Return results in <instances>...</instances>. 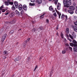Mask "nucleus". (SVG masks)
Segmentation results:
<instances>
[{"label":"nucleus","mask_w":77,"mask_h":77,"mask_svg":"<svg viewBox=\"0 0 77 77\" xmlns=\"http://www.w3.org/2000/svg\"><path fill=\"white\" fill-rule=\"evenodd\" d=\"M65 17V15L64 14H63L61 16V18H63Z\"/></svg>","instance_id":"35"},{"label":"nucleus","mask_w":77,"mask_h":77,"mask_svg":"<svg viewBox=\"0 0 77 77\" xmlns=\"http://www.w3.org/2000/svg\"><path fill=\"white\" fill-rule=\"evenodd\" d=\"M66 32L67 33H69V28H67L66 29Z\"/></svg>","instance_id":"22"},{"label":"nucleus","mask_w":77,"mask_h":77,"mask_svg":"<svg viewBox=\"0 0 77 77\" xmlns=\"http://www.w3.org/2000/svg\"><path fill=\"white\" fill-rule=\"evenodd\" d=\"M24 14V11L23 10H22L20 12V15H23Z\"/></svg>","instance_id":"25"},{"label":"nucleus","mask_w":77,"mask_h":77,"mask_svg":"<svg viewBox=\"0 0 77 77\" xmlns=\"http://www.w3.org/2000/svg\"><path fill=\"white\" fill-rule=\"evenodd\" d=\"M69 49H70V50L71 51H72V48L71 47H69Z\"/></svg>","instance_id":"45"},{"label":"nucleus","mask_w":77,"mask_h":77,"mask_svg":"<svg viewBox=\"0 0 77 77\" xmlns=\"http://www.w3.org/2000/svg\"><path fill=\"white\" fill-rule=\"evenodd\" d=\"M73 51L74 52H77V47L76 46H74L73 48Z\"/></svg>","instance_id":"12"},{"label":"nucleus","mask_w":77,"mask_h":77,"mask_svg":"<svg viewBox=\"0 0 77 77\" xmlns=\"http://www.w3.org/2000/svg\"><path fill=\"white\" fill-rule=\"evenodd\" d=\"M66 53V51L65 50H63L62 51V53L63 54H65Z\"/></svg>","instance_id":"30"},{"label":"nucleus","mask_w":77,"mask_h":77,"mask_svg":"<svg viewBox=\"0 0 77 77\" xmlns=\"http://www.w3.org/2000/svg\"><path fill=\"white\" fill-rule=\"evenodd\" d=\"M7 12H7V13H5V15H8V14H9V11H7Z\"/></svg>","instance_id":"33"},{"label":"nucleus","mask_w":77,"mask_h":77,"mask_svg":"<svg viewBox=\"0 0 77 77\" xmlns=\"http://www.w3.org/2000/svg\"><path fill=\"white\" fill-rule=\"evenodd\" d=\"M9 4L11 5H13V4H14V3L12 2H9Z\"/></svg>","instance_id":"37"},{"label":"nucleus","mask_w":77,"mask_h":77,"mask_svg":"<svg viewBox=\"0 0 77 77\" xmlns=\"http://www.w3.org/2000/svg\"><path fill=\"white\" fill-rule=\"evenodd\" d=\"M46 22L47 23H49V21L48 20V19H47L46 20Z\"/></svg>","instance_id":"43"},{"label":"nucleus","mask_w":77,"mask_h":77,"mask_svg":"<svg viewBox=\"0 0 77 77\" xmlns=\"http://www.w3.org/2000/svg\"><path fill=\"white\" fill-rule=\"evenodd\" d=\"M75 13H76L77 14V10H75Z\"/></svg>","instance_id":"51"},{"label":"nucleus","mask_w":77,"mask_h":77,"mask_svg":"<svg viewBox=\"0 0 77 77\" xmlns=\"http://www.w3.org/2000/svg\"><path fill=\"white\" fill-rule=\"evenodd\" d=\"M72 43H70L69 44L70 45V46H71L72 47H74V46H76L77 45V42L75 40H73L72 41Z\"/></svg>","instance_id":"1"},{"label":"nucleus","mask_w":77,"mask_h":77,"mask_svg":"<svg viewBox=\"0 0 77 77\" xmlns=\"http://www.w3.org/2000/svg\"><path fill=\"white\" fill-rule=\"evenodd\" d=\"M72 28L74 31L76 32H77V27L75 26H72Z\"/></svg>","instance_id":"7"},{"label":"nucleus","mask_w":77,"mask_h":77,"mask_svg":"<svg viewBox=\"0 0 77 77\" xmlns=\"http://www.w3.org/2000/svg\"><path fill=\"white\" fill-rule=\"evenodd\" d=\"M57 2H58V0H55V5H57Z\"/></svg>","instance_id":"31"},{"label":"nucleus","mask_w":77,"mask_h":77,"mask_svg":"<svg viewBox=\"0 0 77 77\" xmlns=\"http://www.w3.org/2000/svg\"><path fill=\"white\" fill-rule=\"evenodd\" d=\"M75 8L77 10V6Z\"/></svg>","instance_id":"57"},{"label":"nucleus","mask_w":77,"mask_h":77,"mask_svg":"<svg viewBox=\"0 0 77 77\" xmlns=\"http://www.w3.org/2000/svg\"><path fill=\"white\" fill-rule=\"evenodd\" d=\"M4 8V7H3V5H2L0 7V10H4V9H2L3 8Z\"/></svg>","instance_id":"27"},{"label":"nucleus","mask_w":77,"mask_h":77,"mask_svg":"<svg viewBox=\"0 0 77 77\" xmlns=\"http://www.w3.org/2000/svg\"><path fill=\"white\" fill-rule=\"evenodd\" d=\"M35 0H31V2H35Z\"/></svg>","instance_id":"46"},{"label":"nucleus","mask_w":77,"mask_h":77,"mask_svg":"<svg viewBox=\"0 0 77 77\" xmlns=\"http://www.w3.org/2000/svg\"><path fill=\"white\" fill-rule=\"evenodd\" d=\"M65 17H66V20H67V19H68V17H67V16L66 15Z\"/></svg>","instance_id":"44"},{"label":"nucleus","mask_w":77,"mask_h":77,"mask_svg":"<svg viewBox=\"0 0 77 77\" xmlns=\"http://www.w3.org/2000/svg\"><path fill=\"white\" fill-rule=\"evenodd\" d=\"M49 9V10H53V7H52L51 6H50Z\"/></svg>","instance_id":"24"},{"label":"nucleus","mask_w":77,"mask_h":77,"mask_svg":"<svg viewBox=\"0 0 77 77\" xmlns=\"http://www.w3.org/2000/svg\"><path fill=\"white\" fill-rule=\"evenodd\" d=\"M32 31H33V30H32Z\"/></svg>","instance_id":"64"},{"label":"nucleus","mask_w":77,"mask_h":77,"mask_svg":"<svg viewBox=\"0 0 77 77\" xmlns=\"http://www.w3.org/2000/svg\"><path fill=\"white\" fill-rule=\"evenodd\" d=\"M4 54H7V55H8V53L6 51H4Z\"/></svg>","instance_id":"23"},{"label":"nucleus","mask_w":77,"mask_h":77,"mask_svg":"<svg viewBox=\"0 0 77 77\" xmlns=\"http://www.w3.org/2000/svg\"><path fill=\"white\" fill-rule=\"evenodd\" d=\"M69 36L70 38H71V39H73V38H75L76 37V34L74 32H73L72 33V36L70 35H69Z\"/></svg>","instance_id":"3"},{"label":"nucleus","mask_w":77,"mask_h":77,"mask_svg":"<svg viewBox=\"0 0 77 77\" xmlns=\"http://www.w3.org/2000/svg\"><path fill=\"white\" fill-rule=\"evenodd\" d=\"M66 9H67V8H65V10H66Z\"/></svg>","instance_id":"59"},{"label":"nucleus","mask_w":77,"mask_h":77,"mask_svg":"<svg viewBox=\"0 0 77 77\" xmlns=\"http://www.w3.org/2000/svg\"><path fill=\"white\" fill-rule=\"evenodd\" d=\"M45 15V14H43L42 15H41L40 16V19H42V18H44V15Z\"/></svg>","instance_id":"19"},{"label":"nucleus","mask_w":77,"mask_h":77,"mask_svg":"<svg viewBox=\"0 0 77 77\" xmlns=\"http://www.w3.org/2000/svg\"><path fill=\"white\" fill-rule=\"evenodd\" d=\"M37 68H38V66H35V67L34 69V71H36V69H37Z\"/></svg>","instance_id":"39"},{"label":"nucleus","mask_w":77,"mask_h":77,"mask_svg":"<svg viewBox=\"0 0 77 77\" xmlns=\"http://www.w3.org/2000/svg\"><path fill=\"white\" fill-rule=\"evenodd\" d=\"M11 9L12 10H15V6H14V5H13L11 8Z\"/></svg>","instance_id":"26"},{"label":"nucleus","mask_w":77,"mask_h":77,"mask_svg":"<svg viewBox=\"0 0 77 77\" xmlns=\"http://www.w3.org/2000/svg\"><path fill=\"white\" fill-rule=\"evenodd\" d=\"M68 40H69V41H70V42H72V40H71V39L69 38H68Z\"/></svg>","instance_id":"47"},{"label":"nucleus","mask_w":77,"mask_h":77,"mask_svg":"<svg viewBox=\"0 0 77 77\" xmlns=\"http://www.w3.org/2000/svg\"><path fill=\"white\" fill-rule=\"evenodd\" d=\"M6 34H5L2 36V42H3L5 41V39H6Z\"/></svg>","instance_id":"4"},{"label":"nucleus","mask_w":77,"mask_h":77,"mask_svg":"<svg viewBox=\"0 0 77 77\" xmlns=\"http://www.w3.org/2000/svg\"><path fill=\"white\" fill-rule=\"evenodd\" d=\"M23 8V6L21 5H20L18 7V9L19 10H21Z\"/></svg>","instance_id":"14"},{"label":"nucleus","mask_w":77,"mask_h":77,"mask_svg":"<svg viewBox=\"0 0 77 77\" xmlns=\"http://www.w3.org/2000/svg\"><path fill=\"white\" fill-rule=\"evenodd\" d=\"M69 9L71 10H74V9H75V8H74V7L72 6L69 7Z\"/></svg>","instance_id":"13"},{"label":"nucleus","mask_w":77,"mask_h":77,"mask_svg":"<svg viewBox=\"0 0 77 77\" xmlns=\"http://www.w3.org/2000/svg\"><path fill=\"white\" fill-rule=\"evenodd\" d=\"M15 13L17 15H18V16H19L20 15V12L18 11L17 10H16L15 11Z\"/></svg>","instance_id":"17"},{"label":"nucleus","mask_w":77,"mask_h":77,"mask_svg":"<svg viewBox=\"0 0 77 77\" xmlns=\"http://www.w3.org/2000/svg\"><path fill=\"white\" fill-rule=\"evenodd\" d=\"M23 9L24 10H27V7L26 5H24L23 6Z\"/></svg>","instance_id":"11"},{"label":"nucleus","mask_w":77,"mask_h":77,"mask_svg":"<svg viewBox=\"0 0 77 77\" xmlns=\"http://www.w3.org/2000/svg\"><path fill=\"white\" fill-rule=\"evenodd\" d=\"M13 33H14V31L12 30V31H11L10 32V34H12Z\"/></svg>","instance_id":"42"},{"label":"nucleus","mask_w":77,"mask_h":77,"mask_svg":"<svg viewBox=\"0 0 77 77\" xmlns=\"http://www.w3.org/2000/svg\"><path fill=\"white\" fill-rule=\"evenodd\" d=\"M49 1H52L53 0H48Z\"/></svg>","instance_id":"58"},{"label":"nucleus","mask_w":77,"mask_h":77,"mask_svg":"<svg viewBox=\"0 0 77 77\" xmlns=\"http://www.w3.org/2000/svg\"><path fill=\"white\" fill-rule=\"evenodd\" d=\"M43 29V28L42 27H40L38 28V30H42Z\"/></svg>","instance_id":"36"},{"label":"nucleus","mask_w":77,"mask_h":77,"mask_svg":"<svg viewBox=\"0 0 77 77\" xmlns=\"http://www.w3.org/2000/svg\"><path fill=\"white\" fill-rule=\"evenodd\" d=\"M64 40L65 42H66V40L65 38H64Z\"/></svg>","instance_id":"52"},{"label":"nucleus","mask_w":77,"mask_h":77,"mask_svg":"<svg viewBox=\"0 0 77 77\" xmlns=\"http://www.w3.org/2000/svg\"><path fill=\"white\" fill-rule=\"evenodd\" d=\"M61 7V4L59 3H58V5H57V9L58 10H59L60 9V7Z\"/></svg>","instance_id":"6"},{"label":"nucleus","mask_w":77,"mask_h":77,"mask_svg":"<svg viewBox=\"0 0 77 77\" xmlns=\"http://www.w3.org/2000/svg\"><path fill=\"white\" fill-rule=\"evenodd\" d=\"M15 23V21L14 20H13L11 22V23Z\"/></svg>","instance_id":"41"},{"label":"nucleus","mask_w":77,"mask_h":77,"mask_svg":"<svg viewBox=\"0 0 77 77\" xmlns=\"http://www.w3.org/2000/svg\"><path fill=\"white\" fill-rule=\"evenodd\" d=\"M74 24H75V26H77V21H76L75 22H74Z\"/></svg>","instance_id":"32"},{"label":"nucleus","mask_w":77,"mask_h":77,"mask_svg":"<svg viewBox=\"0 0 77 77\" xmlns=\"http://www.w3.org/2000/svg\"><path fill=\"white\" fill-rule=\"evenodd\" d=\"M26 42H24L23 45V47L24 48V47H26Z\"/></svg>","instance_id":"20"},{"label":"nucleus","mask_w":77,"mask_h":77,"mask_svg":"<svg viewBox=\"0 0 77 77\" xmlns=\"http://www.w3.org/2000/svg\"><path fill=\"white\" fill-rule=\"evenodd\" d=\"M14 4L16 8H18V2L16 1L14 2Z\"/></svg>","instance_id":"8"},{"label":"nucleus","mask_w":77,"mask_h":77,"mask_svg":"<svg viewBox=\"0 0 77 77\" xmlns=\"http://www.w3.org/2000/svg\"><path fill=\"white\" fill-rule=\"evenodd\" d=\"M53 15H54V16L55 17L57 16V15L56 14V12H55L53 14Z\"/></svg>","instance_id":"40"},{"label":"nucleus","mask_w":77,"mask_h":77,"mask_svg":"<svg viewBox=\"0 0 77 77\" xmlns=\"http://www.w3.org/2000/svg\"><path fill=\"white\" fill-rule=\"evenodd\" d=\"M29 6H35V3L32 4L30 3H29Z\"/></svg>","instance_id":"28"},{"label":"nucleus","mask_w":77,"mask_h":77,"mask_svg":"<svg viewBox=\"0 0 77 77\" xmlns=\"http://www.w3.org/2000/svg\"><path fill=\"white\" fill-rule=\"evenodd\" d=\"M61 36L62 38H63V34H62V33H61Z\"/></svg>","instance_id":"34"},{"label":"nucleus","mask_w":77,"mask_h":77,"mask_svg":"<svg viewBox=\"0 0 77 77\" xmlns=\"http://www.w3.org/2000/svg\"><path fill=\"white\" fill-rule=\"evenodd\" d=\"M67 12L70 14H74V11L72 10H68Z\"/></svg>","instance_id":"9"},{"label":"nucleus","mask_w":77,"mask_h":77,"mask_svg":"<svg viewBox=\"0 0 77 77\" xmlns=\"http://www.w3.org/2000/svg\"><path fill=\"white\" fill-rule=\"evenodd\" d=\"M6 57H5V59H6Z\"/></svg>","instance_id":"63"},{"label":"nucleus","mask_w":77,"mask_h":77,"mask_svg":"<svg viewBox=\"0 0 77 77\" xmlns=\"http://www.w3.org/2000/svg\"><path fill=\"white\" fill-rule=\"evenodd\" d=\"M30 38H28L27 39V40H28V41H29V40H30Z\"/></svg>","instance_id":"50"},{"label":"nucleus","mask_w":77,"mask_h":77,"mask_svg":"<svg viewBox=\"0 0 77 77\" xmlns=\"http://www.w3.org/2000/svg\"><path fill=\"white\" fill-rule=\"evenodd\" d=\"M2 13V11L0 10V14Z\"/></svg>","instance_id":"56"},{"label":"nucleus","mask_w":77,"mask_h":77,"mask_svg":"<svg viewBox=\"0 0 77 77\" xmlns=\"http://www.w3.org/2000/svg\"><path fill=\"white\" fill-rule=\"evenodd\" d=\"M32 23L33 24H34V22H32Z\"/></svg>","instance_id":"61"},{"label":"nucleus","mask_w":77,"mask_h":77,"mask_svg":"<svg viewBox=\"0 0 77 77\" xmlns=\"http://www.w3.org/2000/svg\"><path fill=\"white\" fill-rule=\"evenodd\" d=\"M56 29H57V30H58V27H57L56 28Z\"/></svg>","instance_id":"54"},{"label":"nucleus","mask_w":77,"mask_h":77,"mask_svg":"<svg viewBox=\"0 0 77 77\" xmlns=\"http://www.w3.org/2000/svg\"><path fill=\"white\" fill-rule=\"evenodd\" d=\"M65 46H67V47H69V45L67 43H66L65 44Z\"/></svg>","instance_id":"38"},{"label":"nucleus","mask_w":77,"mask_h":77,"mask_svg":"<svg viewBox=\"0 0 77 77\" xmlns=\"http://www.w3.org/2000/svg\"><path fill=\"white\" fill-rule=\"evenodd\" d=\"M27 59L28 60H30V57H28Z\"/></svg>","instance_id":"49"},{"label":"nucleus","mask_w":77,"mask_h":77,"mask_svg":"<svg viewBox=\"0 0 77 77\" xmlns=\"http://www.w3.org/2000/svg\"><path fill=\"white\" fill-rule=\"evenodd\" d=\"M71 5V0H69V1H68L67 4V8H69V6Z\"/></svg>","instance_id":"5"},{"label":"nucleus","mask_w":77,"mask_h":77,"mask_svg":"<svg viewBox=\"0 0 77 77\" xmlns=\"http://www.w3.org/2000/svg\"><path fill=\"white\" fill-rule=\"evenodd\" d=\"M5 5H6L7 6H8V5H9V2L6 1L5 2Z\"/></svg>","instance_id":"18"},{"label":"nucleus","mask_w":77,"mask_h":77,"mask_svg":"<svg viewBox=\"0 0 77 77\" xmlns=\"http://www.w3.org/2000/svg\"><path fill=\"white\" fill-rule=\"evenodd\" d=\"M11 17H14V16L15 15V13H14V12H12L11 14Z\"/></svg>","instance_id":"29"},{"label":"nucleus","mask_w":77,"mask_h":77,"mask_svg":"<svg viewBox=\"0 0 77 77\" xmlns=\"http://www.w3.org/2000/svg\"><path fill=\"white\" fill-rule=\"evenodd\" d=\"M8 1H10L11 0H7Z\"/></svg>","instance_id":"60"},{"label":"nucleus","mask_w":77,"mask_h":77,"mask_svg":"<svg viewBox=\"0 0 77 77\" xmlns=\"http://www.w3.org/2000/svg\"><path fill=\"white\" fill-rule=\"evenodd\" d=\"M21 59V57H18L16 58L15 61H18L20 60Z\"/></svg>","instance_id":"15"},{"label":"nucleus","mask_w":77,"mask_h":77,"mask_svg":"<svg viewBox=\"0 0 77 77\" xmlns=\"http://www.w3.org/2000/svg\"><path fill=\"white\" fill-rule=\"evenodd\" d=\"M56 11L57 13V14L58 15H59V18H60V16L61 15V13L60 12H59V11H57V10H56Z\"/></svg>","instance_id":"10"},{"label":"nucleus","mask_w":77,"mask_h":77,"mask_svg":"<svg viewBox=\"0 0 77 77\" xmlns=\"http://www.w3.org/2000/svg\"><path fill=\"white\" fill-rule=\"evenodd\" d=\"M57 35V36H59V35H58V33L57 32V34H56Z\"/></svg>","instance_id":"53"},{"label":"nucleus","mask_w":77,"mask_h":77,"mask_svg":"<svg viewBox=\"0 0 77 77\" xmlns=\"http://www.w3.org/2000/svg\"><path fill=\"white\" fill-rule=\"evenodd\" d=\"M73 20H74V21H77V17L76 16H74L73 17Z\"/></svg>","instance_id":"21"},{"label":"nucleus","mask_w":77,"mask_h":77,"mask_svg":"<svg viewBox=\"0 0 77 77\" xmlns=\"http://www.w3.org/2000/svg\"><path fill=\"white\" fill-rule=\"evenodd\" d=\"M55 10H56V8H55Z\"/></svg>","instance_id":"62"},{"label":"nucleus","mask_w":77,"mask_h":77,"mask_svg":"<svg viewBox=\"0 0 77 77\" xmlns=\"http://www.w3.org/2000/svg\"><path fill=\"white\" fill-rule=\"evenodd\" d=\"M37 2L38 4H41L42 3V0H37Z\"/></svg>","instance_id":"16"},{"label":"nucleus","mask_w":77,"mask_h":77,"mask_svg":"<svg viewBox=\"0 0 77 77\" xmlns=\"http://www.w3.org/2000/svg\"><path fill=\"white\" fill-rule=\"evenodd\" d=\"M63 9H65V8L66 7L67 8V5L68 4V0H63Z\"/></svg>","instance_id":"2"},{"label":"nucleus","mask_w":77,"mask_h":77,"mask_svg":"<svg viewBox=\"0 0 77 77\" xmlns=\"http://www.w3.org/2000/svg\"><path fill=\"white\" fill-rule=\"evenodd\" d=\"M55 11L54 10V11H53L52 12H53V13Z\"/></svg>","instance_id":"55"},{"label":"nucleus","mask_w":77,"mask_h":77,"mask_svg":"<svg viewBox=\"0 0 77 77\" xmlns=\"http://www.w3.org/2000/svg\"><path fill=\"white\" fill-rule=\"evenodd\" d=\"M1 11L2 12H5V10H1Z\"/></svg>","instance_id":"48"}]
</instances>
